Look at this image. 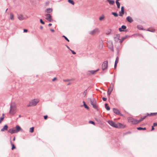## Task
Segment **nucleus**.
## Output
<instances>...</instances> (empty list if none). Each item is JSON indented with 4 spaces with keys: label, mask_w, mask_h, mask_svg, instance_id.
Returning <instances> with one entry per match:
<instances>
[{
    "label": "nucleus",
    "mask_w": 157,
    "mask_h": 157,
    "mask_svg": "<svg viewBox=\"0 0 157 157\" xmlns=\"http://www.w3.org/2000/svg\"><path fill=\"white\" fill-rule=\"evenodd\" d=\"M108 123L109 124V125H110L111 126L116 128V124L113 121H108Z\"/></svg>",
    "instance_id": "obj_9"
},
{
    "label": "nucleus",
    "mask_w": 157,
    "mask_h": 157,
    "mask_svg": "<svg viewBox=\"0 0 157 157\" xmlns=\"http://www.w3.org/2000/svg\"><path fill=\"white\" fill-rule=\"evenodd\" d=\"M120 35H116L114 36L113 37V42L114 43H116L119 42H121V40L120 39Z\"/></svg>",
    "instance_id": "obj_3"
},
{
    "label": "nucleus",
    "mask_w": 157,
    "mask_h": 157,
    "mask_svg": "<svg viewBox=\"0 0 157 157\" xmlns=\"http://www.w3.org/2000/svg\"><path fill=\"white\" fill-rule=\"evenodd\" d=\"M91 104L93 105V107L95 109H97V105L96 102L95 101H90Z\"/></svg>",
    "instance_id": "obj_10"
},
{
    "label": "nucleus",
    "mask_w": 157,
    "mask_h": 157,
    "mask_svg": "<svg viewBox=\"0 0 157 157\" xmlns=\"http://www.w3.org/2000/svg\"><path fill=\"white\" fill-rule=\"evenodd\" d=\"M16 105L14 102H12L10 104V109L9 113L11 115H13L16 112Z\"/></svg>",
    "instance_id": "obj_1"
},
{
    "label": "nucleus",
    "mask_w": 157,
    "mask_h": 157,
    "mask_svg": "<svg viewBox=\"0 0 157 157\" xmlns=\"http://www.w3.org/2000/svg\"><path fill=\"white\" fill-rule=\"evenodd\" d=\"M105 108L106 109L108 110H109L110 109L109 107V106H108V105L107 103H106L105 104Z\"/></svg>",
    "instance_id": "obj_26"
},
{
    "label": "nucleus",
    "mask_w": 157,
    "mask_h": 157,
    "mask_svg": "<svg viewBox=\"0 0 157 157\" xmlns=\"http://www.w3.org/2000/svg\"><path fill=\"white\" fill-rule=\"evenodd\" d=\"M154 126H152V129H151V130L152 131L153 130H154Z\"/></svg>",
    "instance_id": "obj_48"
},
{
    "label": "nucleus",
    "mask_w": 157,
    "mask_h": 157,
    "mask_svg": "<svg viewBox=\"0 0 157 157\" xmlns=\"http://www.w3.org/2000/svg\"><path fill=\"white\" fill-rule=\"evenodd\" d=\"M83 105L86 109H89V107L86 104H84V105Z\"/></svg>",
    "instance_id": "obj_34"
},
{
    "label": "nucleus",
    "mask_w": 157,
    "mask_h": 157,
    "mask_svg": "<svg viewBox=\"0 0 157 157\" xmlns=\"http://www.w3.org/2000/svg\"><path fill=\"white\" fill-rule=\"evenodd\" d=\"M114 86L113 85H111L110 86L108 91V95H109L110 94L111 92H112L113 90Z\"/></svg>",
    "instance_id": "obj_8"
},
{
    "label": "nucleus",
    "mask_w": 157,
    "mask_h": 157,
    "mask_svg": "<svg viewBox=\"0 0 157 157\" xmlns=\"http://www.w3.org/2000/svg\"><path fill=\"white\" fill-rule=\"evenodd\" d=\"M109 48H111V49H113V46H112V45H111V46H109Z\"/></svg>",
    "instance_id": "obj_46"
},
{
    "label": "nucleus",
    "mask_w": 157,
    "mask_h": 157,
    "mask_svg": "<svg viewBox=\"0 0 157 157\" xmlns=\"http://www.w3.org/2000/svg\"><path fill=\"white\" fill-rule=\"evenodd\" d=\"M124 13V7L122 6L121 7V11L119 12V15L121 16H122Z\"/></svg>",
    "instance_id": "obj_12"
},
{
    "label": "nucleus",
    "mask_w": 157,
    "mask_h": 157,
    "mask_svg": "<svg viewBox=\"0 0 157 157\" xmlns=\"http://www.w3.org/2000/svg\"><path fill=\"white\" fill-rule=\"evenodd\" d=\"M15 129H16V131L17 132H18L22 130V129L18 125H17Z\"/></svg>",
    "instance_id": "obj_18"
},
{
    "label": "nucleus",
    "mask_w": 157,
    "mask_h": 157,
    "mask_svg": "<svg viewBox=\"0 0 157 157\" xmlns=\"http://www.w3.org/2000/svg\"><path fill=\"white\" fill-rule=\"evenodd\" d=\"M39 101V100L37 99H34L30 101L29 104L27 105L28 107L36 105Z\"/></svg>",
    "instance_id": "obj_2"
},
{
    "label": "nucleus",
    "mask_w": 157,
    "mask_h": 157,
    "mask_svg": "<svg viewBox=\"0 0 157 157\" xmlns=\"http://www.w3.org/2000/svg\"><path fill=\"white\" fill-rule=\"evenodd\" d=\"M126 125L120 123H117L116 124V128H125Z\"/></svg>",
    "instance_id": "obj_5"
},
{
    "label": "nucleus",
    "mask_w": 157,
    "mask_h": 157,
    "mask_svg": "<svg viewBox=\"0 0 157 157\" xmlns=\"http://www.w3.org/2000/svg\"><path fill=\"white\" fill-rule=\"evenodd\" d=\"M157 114V113H151L149 115L150 116H155Z\"/></svg>",
    "instance_id": "obj_35"
},
{
    "label": "nucleus",
    "mask_w": 157,
    "mask_h": 157,
    "mask_svg": "<svg viewBox=\"0 0 157 157\" xmlns=\"http://www.w3.org/2000/svg\"><path fill=\"white\" fill-rule=\"evenodd\" d=\"M71 51V52H72V53L73 54H75V52L73 51V50H70Z\"/></svg>",
    "instance_id": "obj_45"
},
{
    "label": "nucleus",
    "mask_w": 157,
    "mask_h": 157,
    "mask_svg": "<svg viewBox=\"0 0 157 157\" xmlns=\"http://www.w3.org/2000/svg\"><path fill=\"white\" fill-rule=\"evenodd\" d=\"M18 18L20 20L22 21L25 19V18L24 16L21 15L20 14L18 16Z\"/></svg>",
    "instance_id": "obj_16"
},
{
    "label": "nucleus",
    "mask_w": 157,
    "mask_h": 157,
    "mask_svg": "<svg viewBox=\"0 0 157 157\" xmlns=\"http://www.w3.org/2000/svg\"><path fill=\"white\" fill-rule=\"evenodd\" d=\"M41 29H42V27H41Z\"/></svg>",
    "instance_id": "obj_57"
},
{
    "label": "nucleus",
    "mask_w": 157,
    "mask_h": 157,
    "mask_svg": "<svg viewBox=\"0 0 157 157\" xmlns=\"http://www.w3.org/2000/svg\"><path fill=\"white\" fill-rule=\"evenodd\" d=\"M67 48H68V49H69V48L68 47H67Z\"/></svg>",
    "instance_id": "obj_55"
},
{
    "label": "nucleus",
    "mask_w": 157,
    "mask_h": 157,
    "mask_svg": "<svg viewBox=\"0 0 157 157\" xmlns=\"http://www.w3.org/2000/svg\"><path fill=\"white\" fill-rule=\"evenodd\" d=\"M104 18H105L104 16L103 15H102V16H101L99 18V20L100 21H102L104 19Z\"/></svg>",
    "instance_id": "obj_27"
},
{
    "label": "nucleus",
    "mask_w": 157,
    "mask_h": 157,
    "mask_svg": "<svg viewBox=\"0 0 157 157\" xmlns=\"http://www.w3.org/2000/svg\"><path fill=\"white\" fill-rule=\"evenodd\" d=\"M108 67V62L107 61H104L102 65V68L103 70L106 69Z\"/></svg>",
    "instance_id": "obj_6"
},
{
    "label": "nucleus",
    "mask_w": 157,
    "mask_h": 157,
    "mask_svg": "<svg viewBox=\"0 0 157 157\" xmlns=\"http://www.w3.org/2000/svg\"><path fill=\"white\" fill-rule=\"evenodd\" d=\"M111 5H113L115 3L114 1L113 0H106Z\"/></svg>",
    "instance_id": "obj_15"
},
{
    "label": "nucleus",
    "mask_w": 157,
    "mask_h": 157,
    "mask_svg": "<svg viewBox=\"0 0 157 157\" xmlns=\"http://www.w3.org/2000/svg\"><path fill=\"white\" fill-rule=\"evenodd\" d=\"M112 14L115 17H117L118 16L117 13H112Z\"/></svg>",
    "instance_id": "obj_38"
},
{
    "label": "nucleus",
    "mask_w": 157,
    "mask_h": 157,
    "mask_svg": "<svg viewBox=\"0 0 157 157\" xmlns=\"http://www.w3.org/2000/svg\"><path fill=\"white\" fill-rule=\"evenodd\" d=\"M52 11V8H48L46 9L45 12L46 13H51Z\"/></svg>",
    "instance_id": "obj_21"
},
{
    "label": "nucleus",
    "mask_w": 157,
    "mask_h": 157,
    "mask_svg": "<svg viewBox=\"0 0 157 157\" xmlns=\"http://www.w3.org/2000/svg\"><path fill=\"white\" fill-rule=\"evenodd\" d=\"M153 126L154 127L157 126V123H154L153 124Z\"/></svg>",
    "instance_id": "obj_43"
},
{
    "label": "nucleus",
    "mask_w": 157,
    "mask_h": 157,
    "mask_svg": "<svg viewBox=\"0 0 157 157\" xmlns=\"http://www.w3.org/2000/svg\"><path fill=\"white\" fill-rule=\"evenodd\" d=\"M63 36V37H64L65 38V39H66V40L67 41L69 42V40H68V39H67V38L66 36Z\"/></svg>",
    "instance_id": "obj_39"
},
{
    "label": "nucleus",
    "mask_w": 157,
    "mask_h": 157,
    "mask_svg": "<svg viewBox=\"0 0 157 157\" xmlns=\"http://www.w3.org/2000/svg\"><path fill=\"white\" fill-rule=\"evenodd\" d=\"M111 32V30L110 29H109V30H108L106 31V34L107 35H109L110 33Z\"/></svg>",
    "instance_id": "obj_32"
},
{
    "label": "nucleus",
    "mask_w": 157,
    "mask_h": 157,
    "mask_svg": "<svg viewBox=\"0 0 157 157\" xmlns=\"http://www.w3.org/2000/svg\"><path fill=\"white\" fill-rule=\"evenodd\" d=\"M15 137H14V138H13V141H15Z\"/></svg>",
    "instance_id": "obj_53"
},
{
    "label": "nucleus",
    "mask_w": 157,
    "mask_h": 157,
    "mask_svg": "<svg viewBox=\"0 0 157 157\" xmlns=\"http://www.w3.org/2000/svg\"><path fill=\"white\" fill-rule=\"evenodd\" d=\"M128 120L129 122H131L132 124H138L137 120L135 119L132 117L128 118Z\"/></svg>",
    "instance_id": "obj_4"
},
{
    "label": "nucleus",
    "mask_w": 157,
    "mask_h": 157,
    "mask_svg": "<svg viewBox=\"0 0 157 157\" xmlns=\"http://www.w3.org/2000/svg\"><path fill=\"white\" fill-rule=\"evenodd\" d=\"M44 117L45 120L47 119L48 118V116L47 115L44 116Z\"/></svg>",
    "instance_id": "obj_41"
},
{
    "label": "nucleus",
    "mask_w": 157,
    "mask_h": 157,
    "mask_svg": "<svg viewBox=\"0 0 157 157\" xmlns=\"http://www.w3.org/2000/svg\"><path fill=\"white\" fill-rule=\"evenodd\" d=\"M23 31L24 33H27L28 32V30L27 29H24Z\"/></svg>",
    "instance_id": "obj_42"
},
{
    "label": "nucleus",
    "mask_w": 157,
    "mask_h": 157,
    "mask_svg": "<svg viewBox=\"0 0 157 157\" xmlns=\"http://www.w3.org/2000/svg\"><path fill=\"white\" fill-rule=\"evenodd\" d=\"M4 117H2L0 118V123H1L2 121L4 119Z\"/></svg>",
    "instance_id": "obj_37"
},
{
    "label": "nucleus",
    "mask_w": 157,
    "mask_h": 157,
    "mask_svg": "<svg viewBox=\"0 0 157 157\" xmlns=\"http://www.w3.org/2000/svg\"><path fill=\"white\" fill-rule=\"evenodd\" d=\"M137 128L138 130H146V128H142L141 127H138V128Z\"/></svg>",
    "instance_id": "obj_30"
},
{
    "label": "nucleus",
    "mask_w": 157,
    "mask_h": 157,
    "mask_svg": "<svg viewBox=\"0 0 157 157\" xmlns=\"http://www.w3.org/2000/svg\"><path fill=\"white\" fill-rule=\"evenodd\" d=\"M34 127H32L30 128L29 132L30 133H33L34 132Z\"/></svg>",
    "instance_id": "obj_25"
},
{
    "label": "nucleus",
    "mask_w": 157,
    "mask_h": 157,
    "mask_svg": "<svg viewBox=\"0 0 157 157\" xmlns=\"http://www.w3.org/2000/svg\"><path fill=\"white\" fill-rule=\"evenodd\" d=\"M68 2L71 4L72 5H74V2L73 0H68Z\"/></svg>",
    "instance_id": "obj_29"
},
{
    "label": "nucleus",
    "mask_w": 157,
    "mask_h": 157,
    "mask_svg": "<svg viewBox=\"0 0 157 157\" xmlns=\"http://www.w3.org/2000/svg\"><path fill=\"white\" fill-rule=\"evenodd\" d=\"M89 124H93L94 125H95L94 122V121H89Z\"/></svg>",
    "instance_id": "obj_33"
},
{
    "label": "nucleus",
    "mask_w": 157,
    "mask_h": 157,
    "mask_svg": "<svg viewBox=\"0 0 157 157\" xmlns=\"http://www.w3.org/2000/svg\"><path fill=\"white\" fill-rule=\"evenodd\" d=\"M126 28V27L124 25H122L121 28H119L120 31H123Z\"/></svg>",
    "instance_id": "obj_20"
},
{
    "label": "nucleus",
    "mask_w": 157,
    "mask_h": 157,
    "mask_svg": "<svg viewBox=\"0 0 157 157\" xmlns=\"http://www.w3.org/2000/svg\"><path fill=\"white\" fill-rule=\"evenodd\" d=\"M40 23L43 24H44V22L42 21V20L41 19H40Z\"/></svg>",
    "instance_id": "obj_40"
},
{
    "label": "nucleus",
    "mask_w": 157,
    "mask_h": 157,
    "mask_svg": "<svg viewBox=\"0 0 157 157\" xmlns=\"http://www.w3.org/2000/svg\"><path fill=\"white\" fill-rule=\"evenodd\" d=\"M10 143H11V145L12 146V147L11 149L12 150H13L16 147L14 146V145L12 143L11 141H10Z\"/></svg>",
    "instance_id": "obj_31"
},
{
    "label": "nucleus",
    "mask_w": 157,
    "mask_h": 157,
    "mask_svg": "<svg viewBox=\"0 0 157 157\" xmlns=\"http://www.w3.org/2000/svg\"><path fill=\"white\" fill-rule=\"evenodd\" d=\"M50 30L51 31H52V32H54V30L53 29H51Z\"/></svg>",
    "instance_id": "obj_47"
},
{
    "label": "nucleus",
    "mask_w": 157,
    "mask_h": 157,
    "mask_svg": "<svg viewBox=\"0 0 157 157\" xmlns=\"http://www.w3.org/2000/svg\"><path fill=\"white\" fill-rule=\"evenodd\" d=\"M99 32L98 29H95L94 30L90 32V34L92 35H93L96 33H97Z\"/></svg>",
    "instance_id": "obj_13"
},
{
    "label": "nucleus",
    "mask_w": 157,
    "mask_h": 157,
    "mask_svg": "<svg viewBox=\"0 0 157 157\" xmlns=\"http://www.w3.org/2000/svg\"><path fill=\"white\" fill-rule=\"evenodd\" d=\"M113 111L114 112L117 114H120V111L116 109H113Z\"/></svg>",
    "instance_id": "obj_17"
},
{
    "label": "nucleus",
    "mask_w": 157,
    "mask_h": 157,
    "mask_svg": "<svg viewBox=\"0 0 157 157\" xmlns=\"http://www.w3.org/2000/svg\"><path fill=\"white\" fill-rule=\"evenodd\" d=\"M126 19L127 20V21L130 22H132L133 21V20L132 18L130 17H127Z\"/></svg>",
    "instance_id": "obj_22"
},
{
    "label": "nucleus",
    "mask_w": 157,
    "mask_h": 157,
    "mask_svg": "<svg viewBox=\"0 0 157 157\" xmlns=\"http://www.w3.org/2000/svg\"><path fill=\"white\" fill-rule=\"evenodd\" d=\"M8 128V126L7 125H5L3 128L1 129V131L2 132H4L5 130H7Z\"/></svg>",
    "instance_id": "obj_19"
},
{
    "label": "nucleus",
    "mask_w": 157,
    "mask_h": 157,
    "mask_svg": "<svg viewBox=\"0 0 157 157\" xmlns=\"http://www.w3.org/2000/svg\"><path fill=\"white\" fill-rule=\"evenodd\" d=\"M116 3L117 4V8H120V3L118 1H116Z\"/></svg>",
    "instance_id": "obj_28"
},
{
    "label": "nucleus",
    "mask_w": 157,
    "mask_h": 157,
    "mask_svg": "<svg viewBox=\"0 0 157 157\" xmlns=\"http://www.w3.org/2000/svg\"><path fill=\"white\" fill-rule=\"evenodd\" d=\"M117 64H115V68L117 67Z\"/></svg>",
    "instance_id": "obj_50"
},
{
    "label": "nucleus",
    "mask_w": 157,
    "mask_h": 157,
    "mask_svg": "<svg viewBox=\"0 0 157 157\" xmlns=\"http://www.w3.org/2000/svg\"><path fill=\"white\" fill-rule=\"evenodd\" d=\"M21 117V115H20L19 116V117Z\"/></svg>",
    "instance_id": "obj_56"
},
{
    "label": "nucleus",
    "mask_w": 157,
    "mask_h": 157,
    "mask_svg": "<svg viewBox=\"0 0 157 157\" xmlns=\"http://www.w3.org/2000/svg\"><path fill=\"white\" fill-rule=\"evenodd\" d=\"M8 132L11 134L17 133L16 129L14 128L10 129L8 131Z\"/></svg>",
    "instance_id": "obj_11"
},
{
    "label": "nucleus",
    "mask_w": 157,
    "mask_h": 157,
    "mask_svg": "<svg viewBox=\"0 0 157 157\" xmlns=\"http://www.w3.org/2000/svg\"><path fill=\"white\" fill-rule=\"evenodd\" d=\"M146 117V116H145L141 118L139 120H137L138 121V124L141 121L143 120L144 119H145Z\"/></svg>",
    "instance_id": "obj_23"
},
{
    "label": "nucleus",
    "mask_w": 157,
    "mask_h": 157,
    "mask_svg": "<svg viewBox=\"0 0 157 157\" xmlns=\"http://www.w3.org/2000/svg\"><path fill=\"white\" fill-rule=\"evenodd\" d=\"M99 69H98L95 71H88V72L89 74H94L96 73V72L99 71Z\"/></svg>",
    "instance_id": "obj_14"
},
{
    "label": "nucleus",
    "mask_w": 157,
    "mask_h": 157,
    "mask_svg": "<svg viewBox=\"0 0 157 157\" xmlns=\"http://www.w3.org/2000/svg\"><path fill=\"white\" fill-rule=\"evenodd\" d=\"M83 105H84V104H86L85 103V102L84 101H83Z\"/></svg>",
    "instance_id": "obj_52"
},
{
    "label": "nucleus",
    "mask_w": 157,
    "mask_h": 157,
    "mask_svg": "<svg viewBox=\"0 0 157 157\" xmlns=\"http://www.w3.org/2000/svg\"><path fill=\"white\" fill-rule=\"evenodd\" d=\"M56 79H56V78H54L52 79V81H55L56 80Z\"/></svg>",
    "instance_id": "obj_44"
},
{
    "label": "nucleus",
    "mask_w": 157,
    "mask_h": 157,
    "mask_svg": "<svg viewBox=\"0 0 157 157\" xmlns=\"http://www.w3.org/2000/svg\"><path fill=\"white\" fill-rule=\"evenodd\" d=\"M10 17L11 20H13L14 19V15L12 13H10Z\"/></svg>",
    "instance_id": "obj_24"
},
{
    "label": "nucleus",
    "mask_w": 157,
    "mask_h": 157,
    "mask_svg": "<svg viewBox=\"0 0 157 157\" xmlns=\"http://www.w3.org/2000/svg\"><path fill=\"white\" fill-rule=\"evenodd\" d=\"M69 81V80H65V81Z\"/></svg>",
    "instance_id": "obj_54"
},
{
    "label": "nucleus",
    "mask_w": 157,
    "mask_h": 157,
    "mask_svg": "<svg viewBox=\"0 0 157 157\" xmlns=\"http://www.w3.org/2000/svg\"><path fill=\"white\" fill-rule=\"evenodd\" d=\"M118 58L117 57L116 59V61H115V64H117L118 63Z\"/></svg>",
    "instance_id": "obj_36"
},
{
    "label": "nucleus",
    "mask_w": 157,
    "mask_h": 157,
    "mask_svg": "<svg viewBox=\"0 0 157 157\" xmlns=\"http://www.w3.org/2000/svg\"><path fill=\"white\" fill-rule=\"evenodd\" d=\"M52 25V24L51 23H50L48 24V26H50Z\"/></svg>",
    "instance_id": "obj_49"
},
{
    "label": "nucleus",
    "mask_w": 157,
    "mask_h": 157,
    "mask_svg": "<svg viewBox=\"0 0 157 157\" xmlns=\"http://www.w3.org/2000/svg\"><path fill=\"white\" fill-rule=\"evenodd\" d=\"M46 16V19L49 22L52 21H53L52 19V17L50 14H46L45 15Z\"/></svg>",
    "instance_id": "obj_7"
},
{
    "label": "nucleus",
    "mask_w": 157,
    "mask_h": 157,
    "mask_svg": "<svg viewBox=\"0 0 157 157\" xmlns=\"http://www.w3.org/2000/svg\"><path fill=\"white\" fill-rule=\"evenodd\" d=\"M103 100L104 101H106L107 99H103Z\"/></svg>",
    "instance_id": "obj_51"
}]
</instances>
